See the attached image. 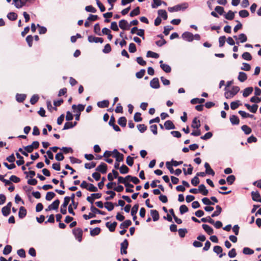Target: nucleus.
<instances>
[{"label": "nucleus", "mask_w": 261, "mask_h": 261, "mask_svg": "<svg viewBox=\"0 0 261 261\" xmlns=\"http://www.w3.org/2000/svg\"><path fill=\"white\" fill-rule=\"evenodd\" d=\"M16 8L19 9L23 6L33 4L35 0H13Z\"/></svg>", "instance_id": "nucleus-1"}, {"label": "nucleus", "mask_w": 261, "mask_h": 261, "mask_svg": "<svg viewBox=\"0 0 261 261\" xmlns=\"http://www.w3.org/2000/svg\"><path fill=\"white\" fill-rule=\"evenodd\" d=\"M188 4L187 3H184L180 5H177L172 7H169L168 10L170 12H177L180 10H184L187 8Z\"/></svg>", "instance_id": "nucleus-2"}, {"label": "nucleus", "mask_w": 261, "mask_h": 261, "mask_svg": "<svg viewBox=\"0 0 261 261\" xmlns=\"http://www.w3.org/2000/svg\"><path fill=\"white\" fill-rule=\"evenodd\" d=\"M72 232L75 238L79 242H81L82 240L83 233L82 229L80 228H76L72 230Z\"/></svg>", "instance_id": "nucleus-3"}, {"label": "nucleus", "mask_w": 261, "mask_h": 261, "mask_svg": "<svg viewBox=\"0 0 261 261\" xmlns=\"http://www.w3.org/2000/svg\"><path fill=\"white\" fill-rule=\"evenodd\" d=\"M112 153L113 156L116 158V161L117 162H120L123 161L124 155L123 154L120 153L116 149H115Z\"/></svg>", "instance_id": "nucleus-4"}, {"label": "nucleus", "mask_w": 261, "mask_h": 261, "mask_svg": "<svg viewBox=\"0 0 261 261\" xmlns=\"http://www.w3.org/2000/svg\"><path fill=\"white\" fill-rule=\"evenodd\" d=\"M128 246V241L127 239H125L123 242L121 243V249L120 252L121 254H127V248Z\"/></svg>", "instance_id": "nucleus-5"}, {"label": "nucleus", "mask_w": 261, "mask_h": 261, "mask_svg": "<svg viewBox=\"0 0 261 261\" xmlns=\"http://www.w3.org/2000/svg\"><path fill=\"white\" fill-rule=\"evenodd\" d=\"M107 169L108 167L107 164L104 163H101V164L96 167V171L101 172L102 174H105L107 173Z\"/></svg>", "instance_id": "nucleus-6"}, {"label": "nucleus", "mask_w": 261, "mask_h": 261, "mask_svg": "<svg viewBox=\"0 0 261 261\" xmlns=\"http://www.w3.org/2000/svg\"><path fill=\"white\" fill-rule=\"evenodd\" d=\"M182 38L189 42H191L194 40V35L192 33L186 32L182 34Z\"/></svg>", "instance_id": "nucleus-7"}, {"label": "nucleus", "mask_w": 261, "mask_h": 261, "mask_svg": "<svg viewBox=\"0 0 261 261\" xmlns=\"http://www.w3.org/2000/svg\"><path fill=\"white\" fill-rule=\"evenodd\" d=\"M251 195L253 201L261 202V196L258 191H252Z\"/></svg>", "instance_id": "nucleus-8"}, {"label": "nucleus", "mask_w": 261, "mask_h": 261, "mask_svg": "<svg viewBox=\"0 0 261 261\" xmlns=\"http://www.w3.org/2000/svg\"><path fill=\"white\" fill-rule=\"evenodd\" d=\"M85 107V105L82 104H79L77 106L73 105L72 109L73 110L74 112L81 113V112L84 111Z\"/></svg>", "instance_id": "nucleus-9"}, {"label": "nucleus", "mask_w": 261, "mask_h": 261, "mask_svg": "<svg viewBox=\"0 0 261 261\" xmlns=\"http://www.w3.org/2000/svg\"><path fill=\"white\" fill-rule=\"evenodd\" d=\"M150 86L154 89L160 88V83L159 79L157 77L153 78L150 82Z\"/></svg>", "instance_id": "nucleus-10"}, {"label": "nucleus", "mask_w": 261, "mask_h": 261, "mask_svg": "<svg viewBox=\"0 0 261 261\" xmlns=\"http://www.w3.org/2000/svg\"><path fill=\"white\" fill-rule=\"evenodd\" d=\"M160 67L165 72L169 73L171 71L170 66L166 64H164L162 60L160 61Z\"/></svg>", "instance_id": "nucleus-11"}, {"label": "nucleus", "mask_w": 261, "mask_h": 261, "mask_svg": "<svg viewBox=\"0 0 261 261\" xmlns=\"http://www.w3.org/2000/svg\"><path fill=\"white\" fill-rule=\"evenodd\" d=\"M119 26L123 30L128 29L129 27L128 22L125 19H122L119 21Z\"/></svg>", "instance_id": "nucleus-12"}, {"label": "nucleus", "mask_w": 261, "mask_h": 261, "mask_svg": "<svg viewBox=\"0 0 261 261\" xmlns=\"http://www.w3.org/2000/svg\"><path fill=\"white\" fill-rule=\"evenodd\" d=\"M198 191L204 196L207 195L208 193V190L206 189L205 185L203 184H201L199 186Z\"/></svg>", "instance_id": "nucleus-13"}, {"label": "nucleus", "mask_w": 261, "mask_h": 261, "mask_svg": "<svg viewBox=\"0 0 261 261\" xmlns=\"http://www.w3.org/2000/svg\"><path fill=\"white\" fill-rule=\"evenodd\" d=\"M117 225V223L116 222H114L112 223L108 222L106 224V226L109 228L111 232H114L115 231Z\"/></svg>", "instance_id": "nucleus-14"}, {"label": "nucleus", "mask_w": 261, "mask_h": 261, "mask_svg": "<svg viewBox=\"0 0 261 261\" xmlns=\"http://www.w3.org/2000/svg\"><path fill=\"white\" fill-rule=\"evenodd\" d=\"M164 127L166 129H175V126L171 120H167L164 123Z\"/></svg>", "instance_id": "nucleus-15"}, {"label": "nucleus", "mask_w": 261, "mask_h": 261, "mask_svg": "<svg viewBox=\"0 0 261 261\" xmlns=\"http://www.w3.org/2000/svg\"><path fill=\"white\" fill-rule=\"evenodd\" d=\"M200 125V120H198L197 117H195L192 121L191 127L193 128L198 129Z\"/></svg>", "instance_id": "nucleus-16"}, {"label": "nucleus", "mask_w": 261, "mask_h": 261, "mask_svg": "<svg viewBox=\"0 0 261 261\" xmlns=\"http://www.w3.org/2000/svg\"><path fill=\"white\" fill-rule=\"evenodd\" d=\"M202 228L204 231L209 235H211L214 233L213 229L207 224H202Z\"/></svg>", "instance_id": "nucleus-17"}, {"label": "nucleus", "mask_w": 261, "mask_h": 261, "mask_svg": "<svg viewBox=\"0 0 261 261\" xmlns=\"http://www.w3.org/2000/svg\"><path fill=\"white\" fill-rule=\"evenodd\" d=\"M97 106L100 108H108L109 106V101L108 100H103L101 101H99L97 103Z\"/></svg>", "instance_id": "nucleus-18"}, {"label": "nucleus", "mask_w": 261, "mask_h": 261, "mask_svg": "<svg viewBox=\"0 0 261 261\" xmlns=\"http://www.w3.org/2000/svg\"><path fill=\"white\" fill-rule=\"evenodd\" d=\"M90 210L92 212H93L95 215H96V214H99L102 215H106V212L103 211H101L96 207H95L93 205H92L90 207Z\"/></svg>", "instance_id": "nucleus-19"}, {"label": "nucleus", "mask_w": 261, "mask_h": 261, "mask_svg": "<svg viewBox=\"0 0 261 261\" xmlns=\"http://www.w3.org/2000/svg\"><path fill=\"white\" fill-rule=\"evenodd\" d=\"M132 223V221L130 220H126L121 223L119 227L121 229H125L126 228H127L129 226H130Z\"/></svg>", "instance_id": "nucleus-20"}, {"label": "nucleus", "mask_w": 261, "mask_h": 261, "mask_svg": "<svg viewBox=\"0 0 261 261\" xmlns=\"http://www.w3.org/2000/svg\"><path fill=\"white\" fill-rule=\"evenodd\" d=\"M150 214L154 221H158L160 218L159 212L155 210L150 211Z\"/></svg>", "instance_id": "nucleus-21"}, {"label": "nucleus", "mask_w": 261, "mask_h": 261, "mask_svg": "<svg viewBox=\"0 0 261 261\" xmlns=\"http://www.w3.org/2000/svg\"><path fill=\"white\" fill-rule=\"evenodd\" d=\"M27 210L23 206H21L19 208L18 216L21 219L24 218L27 215Z\"/></svg>", "instance_id": "nucleus-22"}, {"label": "nucleus", "mask_w": 261, "mask_h": 261, "mask_svg": "<svg viewBox=\"0 0 261 261\" xmlns=\"http://www.w3.org/2000/svg\"><path fill=\"white\" fill-rule=\"evenodd\" d=\"M158 13L159 16L163 18L164 20H166L168 18L167 13L165 10L160 9L158 11Z\"/></svg>", "instance_id": "nucleus-23"}, {"label": "nucleus", "mask_w": 261, "mask_h": 261, "mask_svg": "<svg viewBox=\"0 0 261 261\" xmlns=\"http://www.w3.org/2000/svg\"><path fill=\"white\" fill-rule=\"evenodd\" d=\"M253 89L252 87H247L245 88L244 90L243 96L244 97H246L248 96L250 94L252 93L253 92Z\"/></svg>", "instance_id": "nucleus-24"}, {"label": "nucleus", "mask_w": 261, "mask_h": 261, "mask_svg": "<svg viewBox=\"0 0 261 261\" xmlns=\"http://www.w3.org/2000/svg\"><path fill=\"white\" fill-rule=\"evenodd\" d=\"M230 121L233 125H238L240 123L238 117L234 115L230 116Z\"/></svg>", "instance_id": "nucleus-25"}, {"label": "nucleus", "mask_w": 261, "mask_h": 261, "mask_svg": "<svg viewBox=\"0 0 261 261\" xmlns=\"http://www.w3.org/2000/svg\"><path fill=\"white\" fill-rule=\"evenodd\" d=\"M238 79L241 82H244L247 80V75L246 73L244 72H240Z\"/></svg>", "instance_id": "nucleus-26"}, {"label": "nucleus", "mask_w": 261, "mask_h": 261, "mask_svg": "<svg viewBox=\"0 0 261 261\" xmlns=\"http://www.w3.org/2000/svg\"><path fill=\"white\" fill-rule=\"evenodd\" d=\"M224 17L229 20H231L233 19L234 17V12H232L231 10H229L227 13L224 15Z\"/></svg>", "instance_id": "nucleus-27"}, {"label": "nucleus", "mask_w": 261, "mask_h": 261, "mask_svg": "<svg viewBox=\"0 0 261 261\" xmlns=\"http://www.w3.org/2000/svg\"><path fill=\"white\" fill-rule=\"evenodd\" d=\"M216 211H215L211 215V217H217L218 216H219L221 213L222 212V209L221 208V207L219 205H217L216 206Z\"/></svg>", "instance_id": "nucleus-28"}, {"label": "nucleus", "mask_w": 261, "mask_h": 261, "mask_svg": "<svg viewBox=\"0 0 261 261\" xmlns=\"http://www.w3.org/2000/svg\"><path fill=\"white\" fill-rule=\"evenodd\" d=\"M17 158L19 159V160L16 161V164L18 166H21L24 163L23 158L18 152L16 153Z\"/></svg>", "instance_id": "nucleus-29"}, {"label": "nucleus", "mask_w": 261, "mask_h": 261, "mask_svg": "<svg viewBox=\"0 0 261 261\" xmlns=\"http://www.w3.org/2000/svg\"><path fill=\"white\" fill-rule=\"evenodd\" d=\"M127 120L125 117H121L118 120V123L122 127H125L126 125Z\"/></svg>", "instance_id": "nucleus-30"}, {"label": "nucleus", "mask_w": 261, "mask_h": 261, "mask_svg": "<svg viewBox=\"0 0 261 261\" xmlns=\"http://www.w3.org/2000/svg\"><path fill=\"white\" fill-rule=\"evenodd\" d=\"M101 231V229L99 227H96L93 229H91L90 231V235L91 236H95L98 235Z\"/></svg>", "instance_id": "nucleus-31"}, {"label": "nucleus", "mask_w": 261, "mask_h": 261, "mask_svg": "<svg viewBox=\"0 0 261 261\" xmlns=\"http://www.w3.org/2000/svg\"><path fill=\"white\" fill-rule=\"evenodd\" d=\"M140 13V7H137L135 9L130 12L129 16L130 17H134L139 15Z\"/></svg>", "instance_id": "nucleus-32"}, {"label": "nucleus", "mask_w": 261, "mask_h": 261, "mask_svg": "<svg viewBox=\"0 0 261 261\" xmlns=\"http://www.w3.org/2000/svg\"><path fill=\"white\" fill-rule=\"evenodd\" d=\"M205 102V99L204 98H194L191 99V103L192 105H195L197 103H203Z\"/></svg>", "instance_id": "nucleus-33"}, {"label": "nucleus", "mask_w": 261, "mask_h": 261, "mask_svg": "<svg viewBox=\"0 0 261 261\" xmlns=\"http://www.w3.org/2000/svg\"><path fill=\"white\" fill-rule=\"evenodd\" d=\"M26 95L24 94H17L16 96V100L18 102H22L26 98Z\"/></svg>", "instance_id": "nucleus-34"}, {"label": "nucleus", "mask_w": 261, "mask_h": 261, "mask_svg": "<svg viewBox=\"0 0 261 261\" xmlns=\"http://www.w3.org/2000/svg\"><path fill=\"white\" fill-rule=\"evenodd\" d=\"M105 207L108 211H112L114 208V204L111 202L107 201L105 203Z\"/></svg>", "instance_id": "nucleus-35"}, {"label": "nucleus", "mask_w": 261, "mask_h": 261, "mask_svg": "<svg viewBox=\"0 0 261 261\" xmlns=\"http://www.w3.org/2000/svg\"><path fill=\"white\" fill-rule=\"evenodd\" d=\"M8 18L12 21H14L17 19V14L14 12H10L7 14Z\"/></svg>", "instance_id": "nucleus-36"}, {"label": "nucleus", "mask_w": 261, "mask_h": 261, "mask_svg": "<svg viewBox=\"0 0 261 261\" xmlns=\"http://www.w3.org/2000/svg\"><path fill=\"white\" fill-rule=\"evenodd\" d=\"M107 194L110 195V196L107 197L105 199L106 200H110L114 198L116 195V193L113 191H107L106 192Z\"/></svg>", "instance_id": "nucleus-37"}, {"label": "nucleus", "mask_w": 261, "mask_h": 261, "mask_svg": "<svg viewBox=\"0 0 261 261\" xmlns=\"http://www.w3.org/2000/svg\"><path fill=\"white\" fill-rule=\"evenodd\" d=\"M12 247L11 245H6L3 250V254L4 255L9 254L12 251Z\"/></svg>", "instance_id": "nucleus-38"}, {"label": "nucleus", "mask_w": 261, "mask_h": 261, "mask_svg": "<svg viewBox=\"0 0 261 261\" xmlns=\"http://www.w3.org/2000/svg\"><path fill=\"white\" fill-rule=\"evenodd\" d=\"M241 129L246 135L250 134L252 132L251 128L250 127H249L248 126H247V125H243L241 127Z\"/></svg>", "instance_id": "nucleus-39"}, {"label": "nucleus", "mask_w": 261, "mask_h": 261, "mask_svg": "<svg viewBox=\"0 0 261 261\" xmlns=\"http://www.w3.org/2000/svg\"><path fill=\"white\" fill-rule=\"evenodd\" d=\"M119 170L121 174H126L129 172V169L125 165H122L120 167Z\"/></svg>", "instance_id": "nucleus-40"}, {"label": "nucleus", "mask_w": 261, "mask_h": 261, "mask_svg": "<svg viewBox=\"0 0 261 261\" xmlns=\"http://www.w3.org/2000/svg\"><path fill=\"white\" fill-rule=\"evenodd\" d=\"M146 56L147 57H151V58L157 59L159 57V55L156 53L149 50L147 53Z\"/></svg>", "instance_id": "nucleus-41"}, {"label": "nucleus", "mask_w": 261, "mask_h": 261, "mask_svg": "<svg viewBox=\"0 0 261 261\" xmlns=\"http://www.w3.org/2000/svg\"><path fill=\"white\" fill-rule=\"evenodd\" d=\"M39 99V96L37 94H34L31 98L30 103L32 105H34L37 103V102L38 101Z\"/></svg>", "instance_id": "nucleus-42"}, {"label": "nucleus", "mask_w": 261, "mask_h": 261, "mask_svg": "<svg viewBox=\"0 0 261 261\" xmlns=\"http://www.w3.org/2000/svg\"><path fill=\"white\" fill-rule=\"evenodd\" d=\"M238 40H240L241 43H244L247 41V37L245 34L241 33L238 36Z\"/></svg>", "instance_id": "nucleus-43"}, {"label": "nucleus", "mask_w": 261, "mask_h": 261, "mask_svg": "<svg viewBox=\"0 0 261 261\" xmlns=\"http://www.w3.org/2000/svg\"><path fill=\"white\" fill-rule=\"evenodd\" d=\"M235 180H236V177L233 175H229L226 178V181H227L228 184L229 185H231L232 184H233V183L234 182Z\"/></svg>", "instance_id": "nucleus-44"}, {"label": "nucleus", "mask_w": 261, "mask_h": 261, "mask_svg": "<svg viewBox=\"0 0 261 261\" xmlns=\"http://www.w3.org/2000/svg\"><path fill=\"white\" fill-rule=\"evenodd\" d=\"M56 196L53 192H48L46 195L45 199L47 201H50Z\"/></svg>", "instance_id": "nucleus-45"}, {"label": "nucleus", "mask_w": 261, "mask_h": 261, "mask_svg": "<svg viewBox=\"0 0 261 261\" xmlns=\"http://www.w3.org/2000/svg\"><path fill=\"white\" fill-rule=\"evenodd\" d=\"M241 104L240 103L239 100L232 101L230 103V108L232 110H234L237 109Z\"/></svg>", "instance_id": "nucleus-46"}, {"label": "nucleus", "mask_w": 261, "mask_h": 261, "mask_svg": "<svg viewBox=\"0 0 261 261\" xmlns=\"http://www.w3.org/2000/svg\"><path fill=\"white\" fill-rule=\"evenodd\" d=\"M242 58L247 61H250L252 59L251 54L248 52H245L242 55Z\"/></svg>", "instance_id": "nucleus-47"}, {"label": "nucleus", "mask_w": 261, "mask_h": 261, "mask_svg": "<svg viewBox=\"0 0 261 261\" xmlns=\"http://www.w3.org/2000/svg\"><path fill=\"white\" fill-rule=\"evenodd\" d=\"M134 119L135 122H140L142 120L141 117V114L139 112H137L135 114L134 116Z\"/></svg>", "instance_id": "nucleus-48"}, {"label": "nucleus", "mask_w": 261, "mask_h": 261, "mask_svg": "<svg viewBox=\"0 0 261 261\" xmlns=\"http://www.w3.org/2000/svg\"><path fill=\"white\" fill-rule=\"evenodd\" d=\"M225 40L226 37L225 36H222L219 38V46L220 47H222L224 45Z\"/></svg>", "instance_id": "nucleus-49"}, {"label": "nucleus", "mask_w": 261, "mask_h": 261, "mask_svg": "<svg viewBox=\"0 0 261 261\" xmlns=\"http://www.w3.org/2000/svg\"><path fill=\"white\" fill-rule=\"evenodd\" d=\"M239 14L240 16L242 18L247 17L249 15V12L246 10H242L240 11Z\"/></svg>", "instance_id": "nucleus-50"}, {"label": "nucleus", "mask_w": 261, "mask_h": 261, "mask_svg": "<svg viewBox=\"0 0 261 261\" xmlns=\"http://www.w3.org/2000/svg\"><path fill=\"white\" fill-rule=\"evenodd\" d=\"M178 234L180 237L184 238L186 234L188 232V230L186 228H180L178 230Z\"/></svg>", "instance_id": "nucleus-51"}, {"label": "nucleus", "mask_w": 261, "mask_h": 261, "mask_svg": "<svg viewBox=\"0 0 261 261\" xmlns=\"http://www.w3.org/2000/svg\"><path fill=\"white\" fill-rule=\"evenodd\" d=\"M60 204V200L56 199L51 204H50L53 210H57Z\"/></svg>", "instance_id": "nucleus-52"}, {"label": "nucleus", "mask_w": 261, "mask_h": 261, "mask_svg": "<svg viewBox=\"0 0 261 261\" xmlns=\"http://www.w3.org/2000/svg\"><path fill=\"white\" fill-rule=\"evenodd\" d=\"M60 149L62 150L63 152L65 154H67L68 153H72L73 152V150L71 147H63Z\"/></svg>", "instance_id": "nucleus-53"}, {"label": "nucleus", "mask_w": 261, "mask_h": 261, "mask_svg": "<svg viewBox=\"0 0 261 261\" xmlns=\"http://www.w3.org/2000/svg\"><path fill=\"white\" fill-rule=\"evenodd\" d=\"M34 37L32 35H28L26 37V41L29 47H32L33 45V41Z\"/></svg>", "instance_id": "nucleus-54"}, {"label": "nucleus", "mask_w": 261, "mask_h": 261, "mask_svg": "<svg viewBox=\"0 0 261 261\" xmlns=\"http://www.w3.org/2000/svg\"><path fill=\"white\" fill-rule=\"evenodd\" d=\"M137 128L141 133H144L147 129V126L144 124H140L137 125Z\"/></svg>", "instance_id": "nucleus-55"}, {"label": "nucleus", "mask_w": 261, "mask_h": 261, "mask_svg": "<svg viewBox=\"0 0 261 261\" xmlns=\"http://www.w3.org/2000/svg\"><path fill=\"white\" fill-rule=\"evenodd\" d=\"M202 201L203 204L207 205H214L215 203L212 202L208 198L204 197L202 199Z\"/></svg>", "instance_id": "nucleus-56"}, {"label": "nucleus", "mask_w": 261, "mask_h": 261, "mask_svg": "<svg viewBox=\"0 0 261 261\" xmlns=\"http://www.w3.org/2000/svg\"><path fill=\"white\" fill-rule=\"evenodd\" d=\"M94 32L98 35H101L100 28L98 23H96L94 26Z\"/></svg>", "instance_id": "nucleus-57"}, {"label": "nucleus", "mask_w": 261, "mask_h": 261, "mask_svg": "<svg viewBox=\"0 0 261 261\" xmlns=\"http://www.w3.org/2000/svg\"><path fill=\"white\" fill-rule=\"evenodd\" d=\"M10 210L9 208L4 206L2 209V213L4 216H7L10 214Z\"/></svg>", "instance_id": "nucleus-58"}, {"label": "nucleus", "mask_w": 261, "mask_h": 261, "mask_svg": "<svg viewBox=\"0 0 261 261\" xmlns=\"http://www.w3.org/2000/svg\"><path fill=\"white\" fill-rule=\"evenodd\" d=\"M243 253L245 254L250 255L254 253V251L249 248L245 247L243 250Z\"/></svg>", "instance_id": "nucleus-59"}, {"label": "nucleus", "mask_w": 261, "mask_h": 261, "mask_svg": "<svg viewBox=\"0 0 261 261\" xmlns=\"http://www.w3.org/2000/svg\"><path fill=\"white\" fill-rule=\"evenodd\" d=\"M128 50L131 53L136 52L137 50L136 45L134 43H130L129 45Z\"/></svg>", "instance_id": "nucleus-60"}, {"label": "nucleus", "mask_w": 261, "mask_h": 261, "mask_svg": "<svg viewBox=\"0 0 261 261\" xmlns=\"http://www.w3.org/2000/svg\"><path fill=\"white\" fill-rule=\"evenodd\" d=\"M139 204L137 203L135 204L131 210V215H135L137 213L139 208Z\"/></svg>", "instance_id": "nucleus-61"}, {"label": "nucleus", "mask_w": 261, "mask_h": 261, "mask_svg": "<svg viewBox=\"0 0 261 261\" xmlns=\"http://www.w3.org/2000/svg\"><path fill=\"white\" fill-rule=\"evenodd\" d=\"M215 10L220 15H222L224 12V9L223 7L221 6H216L215 8Z\"/></svg>", "instance_id": "nucleus-62"}, {"label": "nucleus", "mask_w": 261, "mask_h": 261, "mask_svg": "<svg viewBox=\"0 0 261 261\" xmlns=\"http://www.w3.org/2000/svg\"><path fill=\"white\" fill-rule=\"evenodd\" d=\"M199 179L198 176H195L194 178H193L191 180V184L194 186H197L199 183Z\"/></svg>", "instance_id": "nucleus-63"}, {"label": "nucleus", "mask_w": 261, "mask_h": 261, "mask_svg": "<svg viewBox=\"0 0 261 261\" xmlns=\"http://www.w3.org/2000/svg\"><path fill=\"white\" fill-rule=\"evenodd\" d=\"M188 208L186 205H181L179 207V212L181 214H184L188 212Z\"/></svg>", "instance_id": "nucleus-64"}]
</instances>
